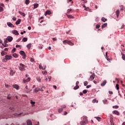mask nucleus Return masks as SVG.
Returning <instances> with one entry per match:
<instances>
[{"mask_svg": "<svg viewBox=\"0 0 125 125\" xmlns=\"http://www.w3.org/2000/svg\"><path fill=\"white\" fill-rule=\"evenodd\" d=\"M34 91L35 93H37V92H39V91H41V88H36L34 90Z\"/></svg>", "mask_w": 125, "mask_h": 125, "instance_id": "nucleus-16", "label": "nucleus"}, {"mask_svg": "<svg viewBox=\"0 0 125 125\" xmlns=\"http://www.w3.org/2000/svg\"><path fill=\"white\" fill-rule=\"evenodd\" d=\"M25 4L28 5L30 3V0H25Z\"/></svg>", "mask_w": 125, "mask_h": 125, "instance_id": "nucleus-35", "label": "nucleus"}, {"mask_svg": "<svg viewBox=\"0 0 125 125\" xmlns=\"http://www.w3.org/2000/svg\"><path fill=\"white\" fill-rule=\"evenodd\" d=\"M93 103H98V101L96 100V99H94L92 101Z\"/></svg>", "mask_w": 125, "mask_h": 125, "instance_id": "nucleus-41", "label": "nucleus"}, {"mask_svg": "<svg viewBox=\"0 0 125 125\" xmlns=\"http://www.w3.org/2000/svg\"><path fill=\"white\" fill-rule=\"evenodd\" d=\"M52 40H53V41L54 42H55L56 41H57V39L56 38H53L52 39Z\"/></svg>", "mask_w": 125, "mask_h": 125, "instance_id": "nucleus-58", "label": "nucleus"}, {"mask_svg": "<svg viewBox=\"0 0 125 125\" xmlns=\"http://www.w3.org/2000/svg\"><path fill=\"white\" fill-rule=\"evenodd\" d=\"M109 94L111 95H113V91H109Z\"/></svg>", "mask_w": 125, "mask_h": 125, "instance_id": "nucleus-60", "label": "nucleus"}, {"mask_svg": "<svg viewBox=\"0 0 125 125\" xmlns=\"http://www.w3.org/2000/svg\"><path fill=\"white\" fill-rule=\"evenodd\" d=\"M21 115H22V113H21L20 114L15 113L14 114V116H15V117H19V116H21Z\"/></svg>", "mask_w": 125, "mask_h": 125, "instance_id": "nucleus-25", "label": "nucleus"}, {"mask_svg": "<svg viewBox=\"0 0 125 125\" xmlns=\"http://www.w3.org/2000/svg\"><path fill=\"white\" fill-rule=\"evenodd\" d=\"M61 107L62 109H64V108H66V106L65 105H62Z\"/></svg>", "mask_w": 125, "mask_h": 125, "instance_id": "nucleus-54", "label": "nucleus"}, {"mask_svg": "<svg viewBox=\"0 0 125 125\" xmlns=\"http://www.w3.org/2000/svg\"><path fill=\"white\" fill-rule=\"evenodd\" d=\"M39 7V3H35L34 4L33 9H36V8H38Z\"/></svg>", "mask_w": 125, "mask_h": 125, "instance_id": "nucleus-17", "label": "nucleus"}, {"mask_svg": "<svg viewBox=\"0 0 125 125\" xmlns=\"http://www.w3.org/2000/svg\"><path fill=\"white\" fill-rule=\"evenodd\" d=\"M66 15L68 18H69V19H74V16H72L71 15H68L66 14Z\"/></svg>", "mask_w": 125, "mask_h": 125, "instance_id": "nucleus-14", "label": "nucleus"}, {"mask_svg": "<svg viewBox=\"0 0 125 125\" xmlns=\"http://www.w3.org/2000/svg\"><path fill=\"white\" fill-rule=\"evenodd\" d=\"M89 87H91V85H88L86 86V88H89Z\"/></svg>", "mask_w": 125, "mask_h": 125, "instance_id": "nucleus-57", "label": "nucleus"}, {"mask_svg": "<svg viewBox=\"0 0 125 125\" xmlns=\"http://www.w3.org/2000/svg\"><path fill=\"white\" fill-rule=\"evenodd\" d=\"M71 11H72V9H68L67 10V13H70V12H71Z\"/></svg>", "mask_w": 125, "mask_h": 125, "instance_id": "nucleus-48", "label": "nucleus"}, {"mask_svg": "<svg viewBox=\"0 0 125 125\" xmlns=\"http://www.w3.org/2000/svg\"><path fill=\"white\" fill-rule=\"evenodd\" d=\"M82 123L85 125H86V124H87V119H85V121H82Z\"/></svg>", "mask_w": 125, "mask_h": 125, "instance_id": "nucleus-36", "label": "nucleus"}, {"mask_svg": "<svg viewBox=\"0 0 125 125\" xmlns=\"http://www.w3.org/2000/svg\"><path fill=\"white\" fill-rule=\"evenodd\" d=\"M13 34H14V35H16L17 36H18L19 35V33H18V31L17 30H13L12 32Z\"/></svg>", "mask_w": 125, "mask_h": 125, "instance_id": "nucleus-15", "label": "nucleus"}, {"mask_svg": "<svg viewBox=\"0 0 125 125\" xmlns=\"http://www.w3.org/2000/svg\"><path fill=\"white\" fill-rule=\"evenodd\" d=\"M20 66L19 67V70H20V71H21L22 72H24V71L26 70V69H25V68H26V65H25L22 63H20Z\"/></svg>", "mask_w": 125, "mask_h": 125, "instance_id": "nucleus-1", "label": "nucleus"}, {"mask_svg": "<svg viewBox=\"0 0 125 125\" xmlns=\"http://www.w3.org/2000/svg\"><path fill=\"white\" fill-rule=\"evenodd\" d=\"M95 118L96 119V120H97L98 122H100V121L101 120V118L99 117H95Z\"/></svg>", "mask_w": 125, "mask_h": 125, "instance_id": "nucleus-30", "label": "nucleus"}, {"mask_svg": "<svg viewBox=\"0 0 125 125\" xmlns=\"http://www.w3.org/2000/svg\"><path fill=\"white\" fill-rule=\"evenodd\" d=\"M121 7L120 10H124V6L122 5Z\"/></svg>", "mask_w": 125, "mask_h": 125, "instance_id": "nucleus-59", "label": "nucleus"}, {"mask_svg": "<svg viewBox=\"0 0 125 125\" xmlns=\"http://www.w3.org/2000/svg\"><path fill=\"white\" fill-rule=\"evenodd\" d=\"M116 87L117 90H119V89H120V86L118 84H116Z\"/></svg>", "mask_w": 125, "mask_h": 125, "instance_id": "nucleus-40", "label": "nucleus"}, {"mask_svg": "<svg viewBox=\"0 0 125 125\" xmlns=\"http://www.w3.org/2000/svg\"><path fill=\"white\" fill-rule=\"evenodd\" d=\"M121 55H122V59L123 60H125V54L123 53V52H122L121 53Z\"/></svg>", "mask_w": 125, "mask_h": 125, "instance_id": "nucleus-23", "label": "nucleus"}, {"mask_svg": "<svg viewBox=\"0 0 125 125\" xmlns=\"http://www.w3.org/2000/svg\"><path fill=\"white\" fill-rule=\"evenodd\" d=\"M3 11V8L0 6V12H2Z\"/></svg>", "mask_w": 125, "mask_h": 125, "instance_id": "nucleus-49", "label": "nucleus"}, {"mask_svg": "<svg viewBox=\"0 0 125 125\" xmlns=\"http://www.w3.org/2000/svg\"><path fill=\"white\" fill-rule=\"evenodd\" d=\"M13 57H14L15 58H18V55L16 53H14L13 54Z\"/></svg>", "mask_w": 125, "mask_h": 125, "instance_id": "nucleus-29", "label": "nucleus"}, {"mask_svg": "<svg viewBox=\"0 0 125 125\" xmlns=\"http://www.w3.org/2000/svg\"><path fill=\"white\" fill-rule=\"evenodd\" d=\"M42 74L43 75H45V74H47V72L46 71H44V72L43 71H42Z\"/></svg>", "mask_w": 125, "mask_h": 125, "instance_id": "nucleus-55", "label": "nucleus"}, {"mask_svg": "<svg viewBox=\"0 0 125 125\" xmlns=\"http://www.w3.org/2000/svg\"><path fill=\"white\" fill-rule=\"evenodd\" d=\"M99 28H100V25L97 24L96 26V29H99Z\"/></svg>", "mask_w": 125, "mask_h": 125, "instance_id": "nucleus-51", "label": "nucleus"}, {"mask_svg": "<svg viewBox=\"0 0 125 125\" xmlns=\"http://www.w3.org/2000/svg\"><path fill=\"white\" fill-rule=\"evenodd\" d=\"M88 84V82L87 81L84 82V86H86Z\"/></svg>", "mask_w": 125, "mask_h": 125, "instance_id": "nucleus-38", "label": "nucleus"}, {"mask_svg": "<svg viewBox=\"0 0 125 125\" xmlns=\"http://www.w3.org/2000/svg\"><path fill=\"white\" fill-rule=\"evenodd\" d=\"M15 51H16V48H13L12 49V53H14V52H15Z\"/></svg>", "mask_w": 125, "mask_h": 125, "instance_id": "nucleus-44", "label": "nucleus"}, {"mask_svg": "<svg viewBox=\"0 0 125 125\" xmlns=\"http://www.w3.org/2000/svg\"><path fill=\"white\" fill-rule=\"evenodd\" d=\"M83 93L84 94H85V93H87V90H83Z\"/></svg>", "mask_w": 125, "mask_h": 125, "instance_id": "nucleus-46", "label": "nucleus"}, {"mask_svg": "<svg viewBox=\"0 0 125 125\" xmlns=\"http://www.w3.org/2000/svg\"><path fill=\"white\" fill-rule=\"evenodd\" d=\"M112 108L114 109H118L119 108V106L118 105H114L112 107Z\"/></svg>", "mask_w": 125, "mask_h": 125, "instance_id": "nucleus-42", "label": "nucleus"}, {"mask_svg": "<svg viewBox=\"0 0 125 125\" xmlns=\"http://www.w3.org/2000/svg\"><path fill=\"white\" fill-rule=\"evenodd\" d=\"M8 40L7 39V38L4 40V43H7L8 42Z\"/></svg>", "mask_w": 125, "mask_h": 125, "instance_id": "nucleus-52", "label": "nucleus"}, {"mask_svg": "<svg viewBox=\"0 0 125 125\" xmlns=\"http://www.w3.org/2000/svg\"><path fill=\"white\" fill-rule=\"evenodd\" d=\"M30 81H31V78L28 77L26 80L23 79V83H28V82H30Z\"/></svg>", "mask_w": 125, "mask_h": 125, "instance_id": "nucleus-7", "label": "nucleus"}, {"mask_svg": "<svg viewBox=\"0 0 125 125\" xmlns=\"http://www.w3.org/2000/svg\"><path fill=\"white\" fill-rule=\"evenodd\" d=\"M69 41L68 40H64L63 41V44H66L67 43V44H68Z\"/></svg>", "mask_w": 125, "mask_h": 125, "instance_id": "nucleus-31", "label": "nucleus"}, {"mask_svg": "<svg viewBox=\"0 0 125 125\" xmlns=\"http://www.w3.org/2000/svg\"><path fill=\"white\" fill-rule=\"evenodd\" d=\"M10 110H11L12 111H14V110H15V109L14 108V107H10L9 108Z\"/></svg>", "mask_w": 125, "mask_h": 125, "instance_id": "nucleus-47", "label": "nucleus"}, {"mask_svg": "<svg viewBox=\"0 0 125 125\" xmlns=\"http://www.w3.org/2000/svg\"><path fill=\"white\" fill-rule=\"evenodd\" d=\"M1 55H2V56H4V55H5V52L4 51H2L1 53Z\"/></svg>", "mask_w": 125, "mask_h": 125, "instance_id": "nucleus-43", "label": "nucleus"}, {"mask_svg": "<svg viewBox=\"0 0 125 125\" xmlns=\"http://www.w3.org/2000/svg\"><path fill=\"white\" fill-rule=\"evenodd\" d=\"M106 83H107V82L106 81H104L101 84V85L102 86H104V85H105V84H106Z\"/></svg>", "mask_w": 125, "mask_h": 125, "instance_id": "nucleus-21", "label": "nucleus"}, {"mask_svg": "<svg viewBox=\"0 0 125 125\" xmlns=\"http://www.w3.org/2000/svg\"><path fill=\"white\" fill-rule=\"evenodd\" d=\"M62 111H63V108H61L59 109V110H58V112L59 113H61Z\"/></svg>", "mask_w": 125, "mask_h": 125, "instance_id": "nucleus-39", "label": "nucleus"}, {"mask_svg": "<svg viewBox=\"0 0 125 125\" xmlns=\"http://www.w3.org/2000/svg\"><path fill=\"white\" fill-rule=\"evenodd\" d=\"M13 87H14V88H15L17 90H18V89H19V85H18L17 84L13 85Z\"/></svg>", "mask_w": 125, "mask_h": 125, "instance_id": "nucleus-13", "label": "nucleus"}, {"mask_svg": "<svg viewBox=\"0 0 125 125\" xmlns=\"http://www.w3.org/2000/svg\"><path fill=\"white\" fill-rule=\"evenodd\" d=\"M67 44H69V45L73 46L74 45V43L71 42V41H69L68 42H67Z\"/></svg>", "mask_w": 125, "mask_h": 125, "instance_id": "nucleus-22", "label": "nucleus"}, {"mask_svg": "<svg viewBox=\"0 0 125 125\" xmlns=\"http://www.w3.org/2000/svg\"><path fill=\"white\" fill-rule=\"evenodd\" d=\"M7 26H8L9 27H10L11 28H14V27H15L12 23H11V22H7Z\"/></svg>", "mask_w": 125, "mask_h": 125, "instance_id": "nucleus-6", "label": "nucleus"}, {"mask_svg": "<svg viewBox=\"0 0 125 125\" xmlns=\"http://www.w3.org/2000/svg\"><path fill=\"white\" fill-rule=\"evenodd\" d=\"M14 74H15V70H13L12 69H11L10 72V76H13L14 75Z\"/></svg>", "mask_w": 125, "mask_h": 125, "instance_id": "nucleus-12", "label": "nucleus"}, {"mask_svg": "<svg viewBox=\"0 0 125 125\" xmlns=\"http://www.w3.org/2000/svg\"><path fill=\"white\" fill-rule=\"evenodd\" d=\"M106 27H107V23H104L102 25V29H104V28H106Z\"/></svg>", "mask_w": 125, "mask_h": 125, "instance_id": "nucleus-27", "label": "nucleus"}, {"mask_svg": "<svg viewBox=\"0 0 125 125\" xmlns=\"http://www.w3.org/2000/svg\"><path fill=\"white\" fill-rule=\"evenodd\" d=\"M10 59H12V56L7 55L5 56V59H3V62H7V60H10Z\"/></svg>", "mask_w": 125, "mask_h": 125, "instance_id": "nucleus-2", "label": "nucleus"}, {"mask_svg": "<svg viewBox=\"0 0 125 125\" xmlns=\"http://www.w3.org/2000/svg\"><path fill=\"white\" fill-rule=\"evenodd\" d=\"M12 19H13V21H16V18L13 17Z\"/></svg>", "mask_w": 125, "mask_h": 125, "instance_id": "nucleus-64", "label": "nucleus"}, {"mask_svg": "<svg viewBox=\"0 0 125 125\" xmlns=\"http://www.w3.org/2000/svg\"><path fill=\"white\" fill-rule=\"evenodd\" d=\"M79 83H80V82L77 81L76 83V86L74 87L73 89L74 90H77V89H79L80 88V86H79Z\"/></svg>", "mask_w": 125, "mask_h": 125, "instance_id": "nucleus-3", "label": "nucleus"}, {"mask_svg": "<svg viewBox=\"0 0 125 125\" xmlns=\"http://www.w3.org/2000/svg\"><path fill=\"white\" fill-rule=\"evenodd\" d=\"M20 22H21V20L19 19L16 22V25H19L20 24Z\"/></svg>", "mask_w": 125, "mask_h": 125, "instance_id": "nucleus-24", "label": "nucleus"}, {"mask_svg": "<svg viewBox=\"0 0 125 125\" xmlns=\"http://www.w3.org/2000/svg\"><path fill=\"white\" fill-rule=\"evenodd\" d=\"M28 41V38H24L22 39V42H26Z\"/></svg>", "mask_w": 125, "mask_h": 125, "instance_id": "nucleus-33", "label": "nucleus"}, {"mask_svg": "<svg viewBox=\"0 0 125 125\" xmlns=\"http://www.w3.org/2000/svg\"><path fill=\"white\" fill-rule=\"evenodd\" d=\"M109 121L110 123L111 122H114V116L112 115H110V117H109Z\"/></svg>", "mask_w": 125, "mask_h": 125, "instance_id": "nucleus-11", "label": "nucleus"}, {"mask_svg": "<svg viewBox=\"0 0 125 125\" xmlns=\"http://www.w3.org/2000/svg\"><path fill=\"white\" fill-rule=\"evenodd\" d=\"M27 125H33V123H32V121H31L30 120H27Z\"/></svg>", "mask_w": 125, "mask_h": 125, "instance_id": "nucleus-18", "label": "nucleus"}, {"mask_svg": "<svg viewBox=\"0 0 125 125\" xmlns=\"http://www.w3.org/2000/svg\"><path fill=\"white\" fill-rule=\"evenodd\" d=\"M53 87L54 88H55V89H57V86H56V85H53Z\"/></svg>", "mask_w": 125, "mask_h": 125, "instance_id": "nucleus-62", "label": "nucleus"}, {"mask_svg": "<svg viewBox=\"0 0 125 125\" xmlns=\"http://www.w3.org/2000/svg\"><path fill=\"white\" fill-rule=\"evenodd\" d=\"M31 46H32V44L29 43L27 45V47L28 49H30L31 48Z\"/></svg>", "mask_w": 125, "mask_h": 125, "instance_id": "nucleus-34", "label": "nucleus"}, {"mask_svg": "<svg viewBox=\"0 0 125 125\" xmlns=\"http://www.w3.org/2000/svg\"><path fill=\"white\" fill-rule=\"evenodd\" d=\"M31 62H34L35 61V60L33 58L30 59Z\"/></svg>", "mask_w": 125, "mask_h": 125, "instance_id": "nucleus-56", "label": "nucleus"}, {"mask_svg": "<svg viewBox=\"0 0 125 125\" xmlns=\"http://www.w3.org/2000/svg\"><path fill=\"white\" fill-rule=\"evenodd\" d=\"M95 78V74L93 73L90 76L89 81H93Z\"/></svg>", "mask_w": 125, "mask_h": 125, "instance_id": "nucleus-5", "label": "nucleus"}, {"mask_svg": "<svg viewBox=\"0 0 125 125\" xmlns=\"http://www.w3.org/2000/svg\"><path fill=\"white\" fill-rule=\"evenodd\" d=\"M50 14H51V12L49 10H47L45 12V13L44 14V15H45V16H46V15H50Z\"/></svg>", "mask_w": 125, "mask_h": 125, "instance_id": "nucleus-10", "label": "nucleus"}, {"mask_svg": "<svg viewBox=\"0 0 125 125\" xmlns=\"http://www.w3.org/2000/svg\"><path fill=\"white\" fill-rule=\"evenodd\" d=\"M6 39L9 42H12L13 40V38H12L11 36H8Z\"/></svg>", "mask_w": 125, "mask_h": 125, "instance_id": "nucleus-9", "label": "nucleus"}, {"mask_svg": "<svg viewBox=\"0 0 125 125\" xmlns=\"http://www.w3.org/2000/svg\"><path fill=\"white\" fill-rule=\"evenodd\" d=\"M116 13L117 18H119V15H120V10H117Z\"/></svg>", "mask_w": 125, "mask_h": 125, "instance_id": "nucleus-26", "label": "nucleus"}, {"mask_svg": "<svg viewBox=\"0 0 125 125\" xmlns=\"http://www.w3.org/2000/svg\"><path fill=\"white\" fill-rule=\"evenodd\" d=\"M82 1L83 2V3H86L87 2V0H82Z\"/></svg>", "mask_w": 125, "mask_h": 125, "instance_id": "nucleus-50", "label": "nucleus"}, {"mask_svg": "<svg viewBox=\"0 0 125 125\" xmlns=\"http://www.w3.org/2000/svg\"><path fill=\"white\" fill-rule=\"evenodd\" d=\"M2 44L4 47H7V46H8V44H7L5 43H2Z\"/></svg>", "mask_w": 125, "mask_h": 125, "instance_id": "nucleus-37", "label": "nucleus"}, {"mask_svg": "<svg viewBox=\"0 0 125 125\" xmlns=\"http://www.w3.org/2000/svg\"><path fill=\"white\" fill-rule=\"evenodd\" d=\"M37 80L39 83H41L42 82V79H41V77L40 76H37Z\"/></svg>", "mask_w": 125, "mask_h": 125, "instance_id": "nucleus-20", "label": "nucleus"}, {"mask_svg": "<svg viewBox=\"0 0 125 125\" xmlns=\"http://www.w3.org/2000/svg\"><path fill=\"white\" fill-rule=\"evenodd\" d=\"M102 21H103V22H106V21H107V19H106L105 18L103 17L101 19Z\"/></svg>", "mask_w": 125, "mask_h": 125, "instance_id": "nucleus-32", "label": "nucleus"}, {"mask_svg": "<svg viewBox=\"0 0 125 125\" xmlns=\"http://www.w3.org/2000/svg\"><path fill=\"white\" fill-rule=\"evenodd\" d=\"M10 94H9V95H8V96H7V99H9V100H10V99H11V97H9L10 96Z\"/></svg>", "mask_w": 125, "mask_h": 125, "instance_id": "nucleus-53", "label": "nucleus"}, {"mask_svg": "<svg viewBox=\"0 0 125 125\" xmlns=\"http://www.w3.org/2000/svg\"><path fill=\"white\" fill-rule=\"evenodd\" d=\"M19 13H20L21 15H22V16H23V17H25V16H26V14L24 13L21 12L20 11H19Z\"/></svg>", "mask_w": 125, "mask_h": 125, "instance_id": "nucleus-19", "label": "nucleus"}, {"mask_svg": "<svg viewBox=\"0 0 125 125\" xmlns=\"http://www.w3.org/2000/svg\"><path fill=\"white\" fill-rule=\"evenodd\" d=\"M30 103L32 104V107H34V106H35V104H36V102H33L32 100L30 101Z\"/></svg>", "mask_w": 125, "mask_h": 125, "instance_id": "nucleus-28", "label": "nucleus"}, {"mask_svg": "<svg viewBox=\"0 0 125 125\" xmlns=\"http://www.w3.org/2000/svg\"><path fill=\"white\" fill-rule=\"evenodd\" d=\"M124 27H125V25L123 24L122 27H121V29H123Z\"/></svg>", "mask_w": 125, "mask_h": 125, "instance_id": "nucleus-63", "label": "nucleus"}, {"mask_svg": "<svg viewBox=\"0 0 125 125\" xmlns=\"http://www.w3.org/2000/svg\"><path fill=\"white\" fill-rule=\"evenodd\" d=\"M70 1H71V3L73 4V3H74V1H72V0H67V3H69V2H70Z\"/></svg>", "mask_w": 125, "mask_h": 125, "instance_id": "nucleus-45", "label": "nucleus"}, {"mask_svg": "<svg viewBox=\"0 0 125 125\" xmlns=\"http://www.w3.org/2000/svg\"><path fill=\"white\" fill-rule=\"evenodd\" d=\"M111 125H115V124L114 123V121H112L110 122Z\"/></svg>", "mask_w": 125, "mask_h": 125, "instance_id": "nucleus-61", "label": "nucleus"}, {"mask_svg": "<svg viewBox=\"0 0 125 125\" xmlns=\"http://www.w3.org/2000/svg\"><path fill=\"white\" fill-rule=\"evenodd\" d=\"M112 113L115 115H117V116H120V112H119V111L117 110H114L112 111Z\"/></svg>", "mask_w": 125, "mask_h": 125, "instance_id": "nucleus-8", "label": "nucleus"}, {"mask_svg": "<svg viewBox=\"0 0 125 125\" xmlns=\"http://www.w3.org/2000/svg\"><path fill=\"white\" fill-rule=\"evenodd\" d=\"M20 54L21 56H22L23 59H25L26 58V54L25 53V52L24 51H20Z\"/></svg>", "mask_w": 125, "mask_h": 125, "instance_id": "nucleus-4", "label": "nucleus"}]
</instances>
